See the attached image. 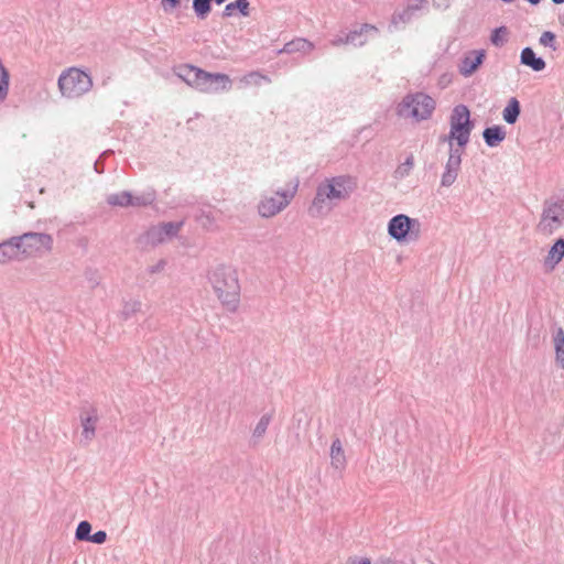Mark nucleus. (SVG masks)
Listing matches in <instances>:
<instances>
[{
	"instance_id": "obj_1",
	"label": "nucleus",
	"mask_w": 564,
	"mask_h": 564,
	"mask_svg": "<svg viewBox=\"0 0 564 564\" xmlns=\"http://www.w3.org/2000/svg\"><path fill=\"white\" fill-rule=\"evenodd\" d=\"M208 280L227 311L237 312L240 303V284L236 269L226 264L217 265L209 272Z\"/></svg>"
},
{
	"instance_id": "obj_2",
	"label": "nucleus",
	"mask_w": 564,
	"mask_h": 564,
	"mask_svg": "<svg viewBox=\"0 0 564 564\" xmlns=\"http://www.w3.org/2000/svg\"><path fill=\"white\" fill-rule=\"evenodd\" d=\"M174 74L189 87L200 93L226 91L231 88V79L221 73H208L191 64L174 67Z\"/></svg>"
},
{
	"instance_id": "obj_3",
	"label": "nucleus",
	"mask_w": 564,
	"mask_h": 564,
	"mask_svg": "<svg viewBox=\"0 0 564 564\" xmlns=\"http://www.w3.org/2000/svg\"><path fill=\"white\" fill-rule=\"evenodd\" d=\"M355 188V183L351 177L340 175L332 178H326L319 183L316 188L315 197L308 208L312 216L318 217L324 215L330 209L327 200H344L347 199Z\"/></svg>"
},
{
	"instance_id": "obj_4",
	"label": "nucleus",
	"mask_w": 564,
	"mask_h": 564,
	"mask_svg": "<svg viewBox=\"0 0 564 564\" xmlns=\"http://www.w3.org/2000/svg\"><path fill=\"white\" fill-rule=\"evenodd\" d=\"M436 108V101L422 91L406 94L397 106V115L416 122L427 120Z\"/></svg>"
},
{
	"instance_id": "obj_5",
	"label": "nucleus",
	"mask_w": 564,
	"mask_h": 564,
	"mask_svg": "<svg viewBox=\"0 0 564 564\" xmlns=\"http://www.w3.org/2000/svg\"><path fill=\"white\" fill-rule=\"evenodd\" d=\"M57 84L62 96L68 99L79 98L93 88L91 76L76 67L64 70Z\"/></svg>"
},
{
	"instance_id": "obj_6",
	"label": "nucleus",
	"mask_w": 564,
	"mask_h": 564,
	"mask_svg": "<svg viewBox=\"0 0 564 564\" xmlns=\"http://www.w3.org/2000/svg\"><path fill=\"white\" fill-rule=\"evenodd\" d=\"M449 133L442 135L440 140H455L458 145H467L474 122L470 119V111L465 105H457L453 108L449 117Z\"/></svg>"
},
{
	"instance_id": "obj_7",
	"label": "nucleus",
	"mask_w": 564,
	"mask_h": 564,
	"mask_svg": "<svg viewBox=\"0 0 564 564\" xmlns=\"http://www.w3.org/2000/svg\"><path fill=\"white\" fill-rule=\"evenodd\" d=\"M299 187V181L295 180L294 184L289 189H278L274 195H264L258 204V213L263 218H271L286 208L293 197L295 196Z\"/></svg>"
},
{
	"instance_id": "obj_8",
	"label": "nucleus",
	"mask_w": 564,
	"mask_h": 564,
	"mask_svg": "<svg viewBox=\"0 0 564 564\" xmlns=\"http://www.w3.org/2000/svg\"><path fill=\"white\" fill-rule=\"evenodd\" d=\"M17 239L23 258L43 256L53 250L54 240L50 234L28 231Z\"/></svg>"
},
{
	"instance_id": "obj_9",
	"label": "nucleus",
	"mask_w": 564,
	"mask_h": 564,
	"mask_svg": "<svg viewBox=\"0 0 564 564\" xmlns=\"http://www.w3.org/2000/svg\"><path fill=\"white\" fill-rule=\"evenodd\" d=\"M564 224V199H546L536 231L552 235Z\"/></svg>"
},
{
	"instance_id": "obj_10",
	"label": "nucleus",
	"mask_w": 564,
	"mask_h": 564,
	"mask_svg": "<svg viewBox=\"0 0 564 564\" xmlns=\"http://www.w3.org/2000/svg\"><path fill=\"white\" fill-rule=\"evenodd\" d=\"M421 232V223L405 214L393 216L388 223V234L394 240L401 242L409 239H417Z\"/></svg>"
},
{
	"instance_id": "obj_11",
	"label": "nucleus",
	"mask_w": 564,
	"mask_h": 564,
	"mask_svg": "<svg viewBox=\"0 0 564 564\" xmlns=\"http://www.w3.org/2000/svg\"><path fill=\"white\" fill-rule=\"evenodd\" d=\"M484 59H485V51L484 50L469 51L462 58V61L458 65V70L464 77H468V76L473 75L478 69V67L482 64Z\"/></svg>"
},
{
	"instance_id": "obj_12",
	"label": "nucleus",
	"mask_w": 564,
	"mask_h": 564,
	"mask_svg": "<svg viewBox=\"0 0 564 564\" xmlns=\"http://www.w3.org/2000/svg\"><path fill=\"white\" fill-rule=\"evenodd\" d=\"M426 4L427 0H409L402 11L393 13L391 25L397 26L399 23L410 22Z\"/></svg>"
},
{
	"instance_id": "obj_13",
	"label": "nucleus",
	"mask_w": 564,
	"mask_h": 564,
	"mask_svg": "<svg viewBox=\"0 0 564 564\" xmlns=\"http://www.w3.org/2000/svg\"><path fill=\"white\" fill-rule=\"evenodd\" d=\"M22 257L17 236L0 243V263L19 260Z\"/></svg>"
},
{
	"instance_id": "obj_14",
	"label": "nucleus",
	"mask_w": 564,
	"mask_h": 564,
	"mask_svg": "<svg viewBox=\"0 0 564 564\" xmlns=\"http://www.w3.org/2000/svg\"><path fill=\"white\" fill-rule=\"evenodd\" d=\"M377 33H378V29L375 25L364 23L359 29L349 31L346 34V41L348 40L349 44H351L354 46H362L366 44V42L368 40L367 37L369 34H377Z\"/></svg>"
},
{
	"instance_id": "obj_15",
	"label": "nucleus",
	"mask_w": 564,
	"mask_h": 564,
	"mask_svg": "<svg viewBox=\"0 0 564 564\" xmlns=\"http://www.w3.org/2000/svg\"><path fill=\"white\" fill-rule=\"evenodd\" d=\"M80 421L83 426V437L86 441H91L95 437L96 424L98 422V414L96 409L83 412L80 414Z\"/></svg>"
},
{
	"instance_id": "obj_16",
	"label": "nucleus",
	"mask_w": 564,
	"mask_h": 564,
	"mask_svg": "<svg viewBox=\"0 0 564 564\" xmlns=\"http://www.w3.org/2000/svg\"><path fill=\"white\" fill-rule=\"evenodd\" d=\"M194 217L203 229L207 231H215L217 229L215 215L209 207H199Z\"/></svg>"
},
{
	"instance_id": "obj_17",
	"label": "nucleus",
	"mask_w": 564,
	"mask_h": 564,
	"mask_svg": "<svg viewBox=\"0 0 564 564\" xmlns=\"http://www.w3.org/2000/svg\"><path fill=\"white\" fill-rule=\"evenodd\" d=\"M482 138L487 147L495 148L506 139V130L502 126L487 127L482 131Z\"/></svg>"
},
{
	"instance_id": "obj_18",
	"label": "nucleus",
	"mask_w": 564,
	"mask_h": 564,
	"mask_svg": "<svg viewBox=\"0 0 564 564\" xmlns=\"http://www.w3.org/2000/svg\"><path fill=\"white\" fill-rule=\"evenodd\" d=\"M460 161L447 159V162L445 164V170L442 174L441 178V185L444 187H449L454 184V182L457 178L458 172L460 170Z\"/></svg>"
},
{
	"instance_id": "obj_19",
	"label": "nucleus",
	"mask_w": 564,
	"mask_h": 564,
	"mask_svg": "<svg viewBox=\"0 0 564 564\" xmlns=\"http://www.w3.org/2000/svg\"><path fill=\"white\" fill-rule=\"evenodd\" d=\"M330 464L337 470H343L346 466V456L339 438L334 440L332 443Z\"/></svg>"
},
{
	"instance_id": "obj_20",
	"label": "nucleus",
	"mask_w": 564,
	"mask_h": 564,
	"mask_svg": "<svg viewBox=\"0 0 564 564\" xmlns=\"http://www.w3.org/2000/svg\"><path fill=\"white\" fill-rule=\"evenodd\" d=\"M314 48V44L306 39H295L284 44L283 48L280 50V53H310Z\"/></svg>"
},
{
	"instance_id": "obj_21",
	"label": "nucleus",
	"mask_w": 564,
	"mask_h": 564,
	"mask_svg": "<svg viewBox=\"0 0 564 564\" xmlns=\"http://www.w3.org/2000/svg\"><path fill=\"white\" fill-rule=\"evenodd\" d=\"M564 258V238H558L555 240L553 246L550 248L547 257L545 259V264L550 265L551 269H554L556 264H558Z\"/></svg>"
},
{
	"instance_id": "obj_22",
	"label": "nucleus",
	"mask_w": 564,
	"mask_h": 564,
	"mask_svg": "<svg viewBox=\"0 0 564 564\" xmlns=\"http://www.w3.org/2000/svg\"><path fill=\"white\" fill-rule=\"evenodd\" d=\"M156 200V192L153 188H149L140 194L133 195L131 193V205L130 207H147L151 206Z\"/></svg>"
},
{
	"instance_id": "obj_23",
	"label": "nucleus",
	"mask_w": 564,
	"mask_h": 564,
	"mask_svg": "<svg viewBox=\"0 0 564 564\" xmlns=\"http://www.w3.org/2000/svg\"><path fill=\"white\" fill-rule=\"evenodd\" d=\"M249 7L250 2L249 0H236L234 2H230L226 4L223 15L224 17H232L236 11L239 12L241 17H248L249 15Z\"/></svg>"
},
{
	"instance_id": "obj_24",
	"label": "nucleus",
	"mask_w": 564,
	"mask_h": 564,
	"mask_svg": "<svg viewBox=\"0 0 564 564\" xmlns=\"http://www.w3.org/2000/svg\"><path fill=\"white\" fill-rule=\"evenodd\" d=\"M520 102L517 98L512 97L509 101L506 108L502 111L503 120L509 123L513 124L517 122L519 115H520Z\"/></svg>"
},
{
	"instance_id": "obj_25",
	"label": "nucleus",
	"mask_w": 564,
	"mask_h": 564,
	"mask_svg": "<svg viewBox=\"0 0 564 564\" xmlns=\"http://www.w3.org/2000/svg\"><path fill=\"white\" fill-rule=\"evenodd\" d=\"M106 202L112 207H130L131 192L122 191L119 193L109 194L106 198Z\"/></svg>"
},
{
	"instance_id": "obj_26",
	"label": "nucleus",
	"mask_w": 564,
	"mask_h": 564,
	"mask_svg": "<svg viewBox=\"0 0 564 564\" xmlns=\"http://www.w3.org/2000/svg\"><path fill=\"white\" fill-rule=\"evenodd\" d=\"M240 82L246 86H261L262 84H270L271 78L259 70H252L246 74Z\"/></svg>"
},
{
	"instance_id": "obj_27",
	"label": "nucleus",
	"mask_w": 564,
	"mask_h": 564,
	"mask_svg": "<svg viewBox=\"0 0 564 564\" xmlns=\"http://www.w3.org/2000/svg\"><path fill=\"white\" fill-rule=\"evenodd\" d=\"M554 346L556 364L560 368L564 369V332L562 328H558L554 336Z\"/></svg>"
},
{
	"instance_id": "obj_28",
	"label": "nucleus",
	"mask_w": 564,
	"mask_h": 564,
	"mask_svg": "<svg viewBox=\"0 0 564 564\" xmlns=\"http://www.w3.org/2000/svg\"><path fill=\"white\" fill-rule=\"evenodd\" d=\"M212 1L213 0H193V10L198 19L204 20L207 18L212 11Z\"/></svg>"
},
{
	"instance_id": "obj_29",
	"label": "nucleus",
	"mask_w": 564,
	"mask_h": 564,
	"mask_svg": "<svg viewBox=\"0 0 564 564\" xmlns=\"http://www.w3.org/2000/svg\"><path fill=\"white\" fill-rule=\"evenodd\" d=\"M159 226L161 227L166 239H172L178 235L180 230L184 226V220L162 223Z\"/></svg>"
},
{
	"instance_id": "obj_30",
	"label": "nucleus",
	"mask_w": 564,
	"mask_h": 564,
	"mask_svg": "<svg viewBox=\"0 0 564 564\" xmlns=\"http://www.w3.org/2000/svg\"><path fill=\"white\" fill-rule=\"evenodd\" d=\"M145 237L148 242L154 246L167 240L159 225L149 228V230L145 234Z\"/></svg>"
},
{
	"instance_id": "obj_31",
	"label": "nucleus",
	"mask_w": 564,
	"mask_h": 564,
	"mask_svg": "<svg viewBox=\"0 0 564 564\" xmlns=\"http://www.w3.org/2000/svg\"><path fill=\"white\" fill-rule=\"evenodd\" d=\"M142 307V303L139 300H130L126 301L121 311V316L124 319L130 318L135 313L140 312Z\"/></svg>"
},
{
	"instance_id": "obj_32",
	"label": "nucleus",
	"mask_w": 564,
	"mask_h": 564,
	"mask_svg": "<svg viewBox=\"0 0 564 564\" xmlns=\"http://www.w3.org/2000/svg\"><path fill=\"white\" fill-rule=\"evenodd\" d=\"M91 534V524L84 520L80 521L76 528L75 538L78 541H87L90 539Z\"/></svg>"
},
{
	"instance_id": "obj_33",
	"label": "nucleus",
	"mask_w": 564,
	"mask_h": 564,
	"mask_svg": "<svg viewBox=\"0 0 564 564\" xmlns=\"http://www.w3.org/2000/svg\"><path fill=\"white\" fill-rule=\"evenodd\" d=\"M270 422H271L270 414L262 415L253 430L252 436L258 440L261 438L265 434Z\"/></svg>"
},
{
	"instance_id": "obj_34",
	"label": "nucleus",
	"mask_w": 564,
	"mask_h": 564,
	"mask_svg": "<svg viewBox=\"0 0 564 564\" xmlns=\"http://www.w3.org/2000/svg\"><path fill=\"white\" fill-rule=\"evenodd\" d=\"M442 142H447L449 145L448 150V158L452 160L460 161L462 162V155L464 153V149L466 145H456L454 144L455 140H441Z\"/></svg>"
},
{
	"instance_id": "obj_35",
	"label": "nucleus",
	"mask_w": 564,
	"mask_h": 564,
	"mask_svg": "<svg viewBox=\"0 0 564 564\" xmlns=\"http://www.w3.org/2000/svg\"><path fill=\"white\" fill-rule=\"evenodd\" d=\"M413 165L414 160L413 156L411 155L406 158L405 161L395 170L397 177L404 178L405 176H408L410 174V171L413 169Z\"/></svg>"
},
{
	"instance_id": "obj_36",
	"label": "nucleus",
	"mask_w": 564,
	"mask_h": 564,
	"mask_svg": "<svg viewBox=\"0 0 564 564\" xmlns=\"http://www.w3.org/2000/svg\"><path fill=\"white\" fill-rule=\"evenodd\" d=\"M540 44L556 51V35L551 31H545L540 37Z\"/></svg>"
},
{
	"instance_id": "obj_37",
	"label": "nucleus",
	"mask_w": 564,
	"mask_h": 564,
	"mask_svg": "<svg viewBox=\"0 0 564 564\" xmlns=\"http://www.w3.org/2000/svg\"><path fill=\"white\" fill-rule=\"evenodd\" d=\"M506 34H507V29L505 26L495 29L490 36L491 43L496 46H501L506 41V39H505Z\"/></svg>"
},
{
	"instance_id": "obj_38",
	"label": "nucleus",
	"mask_w": 564,
	"mask_h": 564,
	"mask_svg": "<svg viewBox=\"0 0 564 564\" xmlns=\"http://www.w3.org/2000/svg\"><path fill=\"white\" fill-rule=\"evenodd\" d=\"M545 68V61L541 56L531 50V69L534 72H541Z\"/></svg>"
},
{
	"instance_id": "obj_39",
	"label": "nucleus",
	"mask_w": 564,
	"mask_h": 564,
	"mask_svg": "<svg viewBox=\"0 0 564 564\" xmlns=\"http://www.w3.org/2000/svg\"><path fill=\"white\" fill-rule=\"evenodd\" d=\"M85 278L91 289L96 288L100 282L98 272L93 269H88L85 271Z\"/></svg>"
},
{
	"instance_id": "obj_40",
	"label": "nucleus",
	"mask_w": 564,
	"mask_h": 564,
	"mask_svg": "<svg viewBox=\"0 0 564 564\" xmlns=\"http://www.w3.org/2000/svg\"><path fill=\"white\" fill-rule=\"evenodd\" d=\"M107 540V533L104 530H99L93 534H90V539L87 542H93L95 544H102Z\"/></svg>"
},
{
	"instance_id": "obj_41",
	"label": "nucleus",
	"mask_w": 564,
	"mask_h": 564,
	"mask_svg": "<svg viewBox=\"0 0 564 564\" xmlns=\"http://www.w3.org/2000/svg\"><path fill=\"white\" fill-rule=\"evenodd\" d=\"M109 153H112V151L107 150V151L102 152V154L95 161L94 170L96 171V173H98V174L104 173V171H105L104 158L107 156Z\"/></svg>"
},
{
	"instance_id": "obj_42",
	"label": "nucleus",
	"mask_w": 564,
	"mask_h": 564,
	"mask_svg": "<svg viewBox=\"0 0 564 564\" xmlns=\"http://www.w3.org/2000/svg\"><path fill=\"white\" fill-rule=\"evenodd\" d=\"M349 41H346V34L345 35H336L330 40L332 46H341V45H348Z\"/></svg>"
},
{
	"instance_id": "obj_43",
	"label": "nucleus",
	"mask_w": 564,
	"mask_h": 564,
	"mask_svg": "<svg viewBox=\"0 0 564 564\" xmlns=\"http://www.w3.org/2000/svg\"><path fill=\"white\" fill-rule=\"evenodd\" d=\"M165 265H166V261L162 259V260H160L156 264L151 265V267L148 269V271H149V273H151V274L159 273V272H161L162 270H164Z\"/></svg>"
},
{
	"instance_id": "obj_44",
	"label": "nucleus",
	"mask_w": 564,
	"mask_h": 564,
	"mask_svg": "<svg viewBox=\"0 0 564 564\" xmlns=\"http://www.w3.org/2000/svg\"><path fill=\"white\" fill-rule=\"evenodd\" d=\"M180 4V0H161V6L164 11H170L171 9L177 7Z\"/></svg>"
},
{
	"instance_id": "obj_45",
	"label": "nucleus",
	"mask_w": 564,
	"mask_h": 564,
	"mask_svg": "<svg viewBox=\"0 0 564 564\" xmlns=\"http://www.w3.org/2000/svg\"><path fill=\"white\" fill-rule=\"evenodd\" d=\"M520 61H521V64L529 66V61H530L529 46L522 48L521 55H520Z\"/></svg>"
},
{
	"instance_id": "obj_46",
	"label": "nucleus",
	"mask_w": 564,
	"mask_h": 564,
	"mask_svg": "<svg viewBox=\"0 0 564 564\" xmlns=\"http://www.w3.org/2000/svg\"><path fill=\"white\" fill-rule=\"evenodd\" d=\"M433 2L437 8L446 9L449 7V0H433Z\"/></svg>"
},
{
	"instance_id": "obj_47",
	"label": "nucleus",
	"mask_w": 564,
	"mask_h": 564,
	"mask_svg": "<svg viewBox=\"0 0 564 564\" xmlns=\"http://www.w3.org/2000/svg\"><path fill=\"white\" fill-rule=\"evenodd\" d=\"M350 564H371L369 558H360V560H354Z\"/></svg>"
},
{
	"instance_id": "obj_48",
	"label": "nucleus",
	"mask_w": 564,
	"mask_h": 564,
	"mask_svg": "<svg viewBox=\"0 0 564 564\" xmlns=\"http://www.w3.org/2000/svg\"><path fill=\"white\" fill-rule=\"evenodd\" d=\"M380 564H398V563H395V562H393L391 560H384Z\"/></svg>"
},
{
	"instance_id": "obj_49",
	"label": "nucleus",
	"mask_w": 564,
	"mask_h": 564,
	"mask_svg": "<svg viewBox=\"0 0 564 564\" xmlns=\"http://www.w3.org/2000/svg\"><path fill=\"white\" fill-rule=\"evenodd\" d=\"M558 22L564 26V13L558 15Z\"/></svg>"
},
{
	"instance_id": "obj_50",
	"label": "nucleus",
	"mask_w": 564,
	"mask_h": 564,
	"mask_svg": "<svg viewBox=\"0 0 564 564\" xmlns=\"http://www.w3.org/2000/svg\"><path fill=\"white\" fill-rule=\"evenodd\" d=\"M554 4H562L564 3V0H552Z\"/></svg>"
},
{
	"instance_id": "obj_51",
	"label": "nucleus",
	"mask_w": 564,
	"mask_h": 564,
	"mask_svg": "<svg viewBox=\"0 0 564 564\" xmlns=\"http://www.w3.org/2000/svg\"><path fill=\"white\" fill-rule=\"evenodd\" d=\"M542 0H531V6H536L541 2Z\"/></svg>"
},
{
	"instance_id": "obj_52",
	"label": "nucleus",
	"mask_w": 564,
	"mask_h": 564,
	"mask_svg": "<svg viewBox=\"0 0 564 564\" xmlns=\"http://www.w3.org/2000/svg\"><path fill=\"white\" fill-rule=\"evenodd\" d=\"M225 1H226V0H215V2H216L217 4H221V3H224Z\"/></svg>"
}]
</instances>
